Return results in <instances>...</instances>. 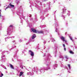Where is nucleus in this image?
Listing matches in <instances>:
<instances>
[{
    "mask_svg": "<svg viewBox=\"0 0 77 77\" xmlns=\"http://www.w3.org/2000/svg\"><path fill=\"white\" fill-rule=\"evenodd\" d=\"M29 52H30L31 56H33L34 55V54H33V52H32V51L31 50H29Z\"/></svg>",
    "mask_w": 77,
    "mask_h": 77,
    "instance_id": "1",
    "label": "nucleus"
},
{
    "mask_svg": "<svg viewBox=\"0 0 77 77\" xmlns=\"http://www.w3.org/2000/svg\"><path fill=\"white\" fill-rule=\"evenodd\" d=\"M31 30L34 33H37V31L33 28H31Z\"/></svg>",
    "mask_w": 77,
    "mask_h": 77,
    "instance_id": "2",
    "label": "nucleus"
},
{
    "mask_svg": "<svg viewBox=\"0 0 77 77\" xmlns=\"http://www.w3.org/2000/svg\"><path fill=\"white\" fill-rule=\"evenodd\" d=\"M61 39L63 41H65V38L64 37L62 36L61 37Z\"/></svg>",
    "mask_w": 77,
    "mask_h": 77,
    "instance_id": "3",
    "label": "nucleus"
},
{
    "mask_svg": "<svg viewBox=\"0 0 77 77\" xmlns=\"http://www.w3.org/2000/svg\"><path fill=\"white\" fill-rule=\"evenodd\" d=\"M36 37V35H35V34H34V35H32V39H33L35 38V37Z\"/></svg>",
    "mask_w": 77,
    "mask_h": 77,
    "instance_id": "4",
    "label": "nucleus"
},
{
    "mask_svg": "<svg viewBox=\"0 0 77 77\" xmlns=\"http://www.w3.org/2000/svg\"><path fill=\"white\" fill-rule=\"evenodd\" d=\"M9 6H11V8H14V5H13L12 4H11V3L10 4Z\"/></svg>",
    "mask_w": 77,
    "mask_h": 77,
    "instance_id": "5",
    "label": "nucleus"
},
{
    "mask_svg": "<svg viewBox=\"0 0 77 77\" xmlns=\"http://www.w3.org/2000/svg\"><path fill=\"white\" fill-rule=\"evenodd\" d=\"M38 33H43L44 32L43 31H37Z\"/></svg>",
    "mask_w": 77,
    "mask_h": 77,
    "instance_id": "6",
    "label": "nucleus"
},
{
    "mask_svg": "<svg viewBox=\"0 0 77 77\" xmlns=\"http://www.w3.org/2000/svg\"><path fill=\"white\" fill-rule=\"evenodd\" d=\"M24 73V72H20V74L19 75L20 76H21L22 75V74H23V73Z\"/></svg>",
    "mask_w": 77,
    "mask_h": 77,
    "instance_id": "7",
    "label": "nucleus"
},
{
    "mask_svg": "<svg viewBox=\"0 0 77 77\" xmlns=\"http://www.w3.org/2000/svg\"><path fill=\"white\" fill-rule=\"evenodd\" d=\"M10 67L12 68V69H14V67L13 66V65H12V64H10Z\"/></svg>",
    "mask_w": 77,
    "mask_h": 77,
    "instance_id": "8",
    "label": "nucleus"
},
{
    "mask_svg": "<svg viewBox=\"0 0 77 77\" xmlns=\"http://www.w3.org/2000/svg\"><path fill=\"white\" fill-rule=\"evenodd\" d=\"M69 53L71 54H74V52H72V51H69Z\"/></svg>",
    "mask_w": 77,
    "mask_h": 77,
    "instance_id": "9",
    "label": "nucleus"
},
{
    "mask_svg": "<svg viewBox=\"0 0 77 77\" xmlns=\"http://www.w3.org/2000/svg\"><path fill=\"white\" fill-rule=\"evenodd\" d=\"M10 8V6H9V5H8L7 8H6V9H8V8Z\"/></svg>",
    "mask_w": 77,
    "mask_h": 77,
    "instance_id": "10",
    "label": "nucleus"
},
{
    "mask_svg": "<svg viewBox=\"0 0 77 77\" xmlns=\"http://www.w3.org/2000/svg\"><path fill=\"white\" fill-rule=\"evenodd\" d=\"M65 58H66V59H68V57H67V56H65Z\"/></svg>",
    "mask_w": 77,
    "mask_h": 77,
    "instance_id": "11",
    "label": "nucleus"
},
{
    "mask_svg": "<svg viewBox=\"0 0 77 77\" xmlns=\"http://www.w3.org/2000/svg\"><path fill=\"white\" fill-rule=\"evenodd\" d=\"M13 27V25H10V26H9V27Z\"/></svg>",
    "mask_w": 77,
    "mask_h": 77,
    "instance_id": "12",
    "label": "nucleus"
},
{
    "mask_svg": "<svg viewBox=\"0 0 77 77\" xmlns=\"http://www.w3.org/2000/svg\"><path fill=\"white\" fill-rule=\"evenodd\" d=\"M3 75V73H2L1 74V76H0V77H2Z\"/></svg>",
    "mask_w": 77,
    "mask_h": 77,
    "instance_id": "13",
    "label": "nucleus"
},
{
    "mask_svg": "<svg viewBox=\"0 0 77 77\" xmlns=\"http://www.w3.org/2000/svg\"><path fill=\"white\" fill-rule=\"evenodd\" d=\"M68 66H69V68H70V64L68 65Z\"/></svg>",
    "mask_w": 77,
    "mask_h": 77,
    "instance_id": "14",
    "label": "nucleus"
},
{
    "mask_svg": "<svg viewBox=\"0 0 77 77\" xmlns=\"http://www.w3.org/2000/svg\"><path fill=\"white\" fill-rule=\"evenodd\" d=\"M65 41V42H67V41L66 40H64V41Z\"/></svg>",
    "mask_w": 77,
    "mask_h": 77,
    "instance_id": "15",
    "label": "nucleus"
},
{
    "mask_svg": "<svg viewBox=\"0 0 77 77\" xmlns=\"http://www.w3.org/2000/svg\"><path fill=\"white\" fill-rule=\"evenodd\" d=\"M63 45L64 46V47H65V44H63Z\"/></svg>",
    "mask_w": 77,
    "mask_h": 77,
    "instance_id": "16",
    "label": "nucleus"
},
{
    "mask_svg": "<svg viewBox=\"0 0 77 77\" xmlns=\"http://www.w3.org/2000/svg\"><path fill=\"white\" fill-rule=\"evenodd\" d=\"M70 39L71 40H72V38L71 37V38H70Z\"/></svg>",
    "mask_w": 77,
    "mask_h": 77,
    "instance_id": "17",
    "label": "nucleus"
},
{
    "mask_svg": "<svg viewBox=\"0 0 77 77\" xmlns=\"http://www.w3.org/2000/svg\"><path fill=\"white\" fill-rule=\"evenodd\" d=\"M64 51H66V48H64Z\"/></svg>",
    "mask_w": 77,
    "mask_h": 77,
    "instance_id": "18",
    "label": "nucleus"
},
{
    "mask_svg": "<svg viewBox=\"0 0 77 77\" xmlns=\"http://www.w3.org/2000/svg\"><path fill=\"white\" fill-rule=\"evenodd\" d=\"M5 69H7V68H6V67H5Z\"/></svg>",
    "mask_w": 77,
    "mask_h": 77,
    "instance_id": "19",
    "label": "nucleus"
},
{
    "mask_svg": "<svg viewBox=\"0 0 77 77\" xmlns=\"http://www.w3.org/2000/svg\"><path fill=\"white\" fill-rule=\"evenodd\" d=\"M1 17V14L0 13V18Z\"/></svg>",
    "mask_w": 77,
    "mask_h": 77,
    "instance_id": "20",
    "label": "nucleus"
},
{
    "mask_svg": "<svg viewBox=\"0 0 77 77\" xmlns=\"http://www.w3.org/2000/svg\"><path fill=\"white\" fill-rule=\"evenodd\" d=\"M69 73H71V72L69 71Z\"/></svg>",
    "mask_w": 77,
    "mask_h": 77,
    "instance_id": "21",
    "label": "nucleus"
},
{
    "mask_svg": "<svg viewBox=\"0 0 77 77\" xmlns=\"http://www.w3.org/2000/svg\"><path fill=\"white\" fill-rule=\"evenodd\" d=\"M22 69H23V67H22Z\"/></svg>",
    "mask_w": 77,
    "mask_h": 77,
    "instance_id": "22",
    "label": "nucleus"
},
{
    "mask_svg": "<svg viewBox=\"0 0 77 77\" xmlns=\"http://www.w3.org/2000/svg\"><path fill=\"white\" fill-rule=\"evenodd\" d=\"M20 42H21V40H20Z\"/></svg>",
    "mask_w": 77,
    "mask_h": 77,
    "instance_id": "23",
    "label": "nucleus"
}]
</instances>
